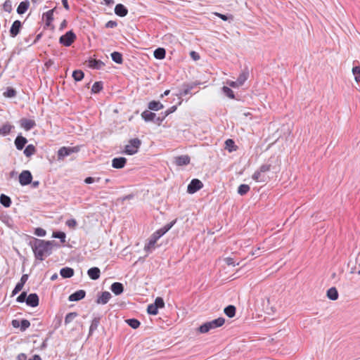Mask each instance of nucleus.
Returning a JSON list of instances; mask_svg holds the SVG:
<instances>
[{"label": "nucleus", "mask_w": 360, "mask_h": 360, "mask_svg": "<svg viewBox=\"0 0 360 360\" xmlns=\"http://www.w3.org/2000/svg\"><path fill=\"white\" fill-rule=\"evenodd\" d=\"M176 222V219H174V221H171L170 223L166 224L164 227L158 229V231H160L162 235L163 236L165 234Z\"/></svg>", "instance_id": "34"}, {"label": "nucleus", "mask_w": 360, "mask_h": 360, "mask_svg": "<svg viewBox=\"0 0 360 360\" xmlns=\"http://www.w3.org/2000/svg\"><path fill=\"white\" fill-rule=\"evenodd\" d=\"M112 59L117 63H122V56L119 52H113L111 54Z\"/></svg>", "instance_id": "40"}, {"label": "nucleus", "mask_w": 360, "mask_h": 360, "mask_svg": "<svg viewBox=\"0 0 360 360\" xmlns=\"http://www.w3.org/2000/svg\"><path fill=\"white\" fill-rule=\"evenodd\" d=\"M236 309L233 305H229L224 309L225 314L229 318H233L236 315Z\"/></svg>", "instance_id": "29"}, {"label": "nucleus", "mask_w": 360, "mask_h": 360, "mask_svg": "<svg viewBox=\"0 0 360 360\" xmlns=\"http://www.w3.org/2000/svg\"><path fill=\"white\" fill-rule=\"evenodd\" d=\"M141 144V142L139 139H131L126 145L124 153L129 155H134L138 152Z\"/></svg>", "instance_id": "3"}, {"label": "nucleus", "mask_w": 360, "mask_h": 360, "mask_svg": "<svg viewBox=\"0 0 360 360\" xmlns=\"http://www.w3.org/2000/svg\"><path fill=\"white\" fill-rule=\"evenodd\" d=\"M174 162L178 166L187 165L190 163V158L188 155H181L176 157Z\"/></svg>", "instance_id": "14"}, {"label": "nucleus", "mask_w": 360, "mask_h": 360, "mask_svg": "<svg viewBox=\"0 0 360 360\" xmlns=\"http://www.w3.org/2000/svg\"><path fill=\"white\" fill-rule=\"evenodd\" d=\"M84 72L80 70H75L72 73V77L77 82L81 81L84 78Z\"/></svg>", "instance_id": "37"}, {"label": "nucleus", "mask_w": 360, "mask_h": 360, "mask_svg": "<svg viewBox=\"0 0 360 360\" xmlns=\"http://www.w3.org/2000/svg\"><path fill=\"white\" fill-rule=\"evenodd\" d=\"M141 117L146 121H151L155 118V114L150 111L145 110L144 112H142Z\"/></svg>", "instance_id": "33"}, {"label": "nucleus", "mask_w": 360, "mask_h": 360, "mask_svg": "<svg viewBox=\"0 0 360 360\" xmlns=\"http://www.w3.org/2000/svg\"><path fill=\"white\" fill-rule=\"evenodd\" d=\"M225 149L231 153L237 150L238 146L235 144L233 139H229L225 141Z\"/></svg>", "instance_id": "21"}, {"label": "nucleus", "mask_w": 360, "mask_h": 360, "mask_svg": "<svg viewBox=\"0 0 360 360\" xmlns=\"http://www.w3.org/2000/svg\"><path fill=\"white\" fill-rule=\"evenodd\" d=\"M76 38L77 37L72 31H68L60 37L59 42L65 46H70L75 42Z\"/></svg>", "instance_id": "5"}, {"label": "nucleus", "mask_w": 360, "mask_h": 360, "mask_svg": "<svg viewBox=\"0 0 360 360\" xmlns=\"http://www.w3.org/2000/svg\"><path fill=\"white\" fill-rule=\"evenodd\" d=\"M215 15L217 16H218L219 18H220L223 20H233V18L231 15L230 16H226V15H225L224 14H221V13H215Z\"/></svg>", "instance_id": "55"}, {"label": "nucleus", "mask_w": 360, "mask_h": 360, "mask_svg": "<svg viewBox=\"0 0 360 360\" xmlns=\"http://www.w3.org/2000/svg\"><path fill=\"white\" fill-rule=\"evenodd\" d=\"M79 146L61 147L58 151V159L63 160L65 157L68 156L72 153L79 152Z\"/></svg>", "instance_id": "6"}, {"label": "nucleus", "mask_w": 360, "mask_h": 360, "mask_svg": "<svg viewBox=\"0 0 360 360\" xmlns=\"http://www.w3.org/2000/svg\"><path fill=\"white\" fill-rule=\"evenodd\" d=\"M110 289L115 295H118L122 293L124 287L121 283L115 282L112 284Z\"/></svg>", "instance_id": "20"}, {"label": "nucleus", "mask_w": 360, "mask_h": 360, "mask_svg": "<svg viewBox=\"0 0 360 360\" xmlns=\"http://www.w3.org/2000/svg\"><path fill=\"white\" fill-rule=\"evenodd\" d=\"M4 8L6 11H10L11 9V2L9 0H6L4 4Z\"/></svg>", "instance_id": "56"}, {"label": "nucleus", "mask_w": 360, "mask_h": 360, "mask_svg": "<svg viewBox=\"0 0 360 360\" xmlns=\"http://www.w3.org/2000/svg\"><path fill=\"white\" fill-rule=\"evenodd\" d=\"M115 13L118 16L124 17L127 15L128 10L124 5L119 4L115 8Z\"/></svg>", "instance_id": "16"}, {"label": "nucleus", "mask_w": 360, "mask_h": 360, "mask_svg": "<svg viewBox=\"0 0 360 360\" xmlns=\"http://www.w3.org/2000/svg\"><path fill=\"white\" fill-rule=\"evenodd\" d=\"M190 56H191V57L194 60H199V59H200V56H199V54H198L197 52H195V51H191V52L190 53Z\"/></svg>", "instance_id": "60"}, {"label": "nucleus", "mask_w": 360, "mask_h": 360, "mask_svg": "<svg viewBox=\"0 0 360 360\" xmlns=\"http://www.w3.org/2000/svg\"><path fill=\"white\" fill-rule=\"evenodd\" d=\"M225 323V319L222 317H219L211 321L206 322L201 325L198 329L201 333H208L210 330L219 328L222 326Z\"/></svg>", "instance_id": "2"}, {"label": "nucleus", "mask_w": 360, "mask_h": 360, "mask_svg": "<svg viewBox=\"0 0 360 360\" xmlns=\"http://www.w3.org/2000/svg\"><path fill=\"white\" fill-rule=\"evenodd\" d=\"M37 152L36 148L34 145H28L24 150V154L26 157L30 158Z\"/></svg>", "instance_id": "26"}, {"label": "nucleus", "mask_w": 360, "mask_h": 360, "mask_svg": "<svg viewBox=\"0 0 360 360\" xmlns=\"http://www.w3.org/2000/svg\"><path fill=\"white\" fill-rule=\"evenodd\" d=\"M252 178L256 182H261L264 181V179L262 178V173H261L259 169L255 172V173L252 174Z\"/></svg>", "instance_id": "43"}, {"label": "nucleus", "mask_w": 360, "mask_h": 360, "mask_svg": "<svg viewBox=\"0 0 360 360\" xmlns=\"http://www.w3.org/2000/svg\"><path fill=\"white\" fill-rule=\"evenodd\" d=\"M52 236L56 238H59L60 240L61 243H63L65 242L66 235L64 232L55 231L53 233Z\"/></svg>", "instance_id": "35"}, {"label": "nucleus", "mask_w": 360, "mask_h": 360, "mask_svg": "<svg viewBox=\"0 0 360 360\" xmlns=\"http://www.w3.org/2000/svg\"><path fill=\"white\" fill-rule=\"evenodd\" d=\"M177 109V106L176 105H173L172 107H170L169 108H168L166 111H165V116H167L169 115V114L175 112Z\"/></svg>", "instance_id": "58"}, {"label": "nucleus", "mask_w": 360, "mask_h": 360, "mask_svg": "<svg viewBox=\"0 0 360 360\" xmlns=\"http://www.w3.org/2000/svg\"><path fill=\"white\" fill-rule=\"evenodd\" d=\"M53 243V241L34 238L30 242V245L36 259L42 261L50 255L52 252Z\"/></svg>", "instance_id": "1"}, {"label": "nucleus", "mask_w": 360, "mask_h": 360, "mask_svg": "<svg viewBox=\"0 0 360 360\" xmlns=\"http://www.w3.org/2000/svg\"><path fill=\"white\" fill-rule=\"evenodd\" d=\"M126 322L128 323L129 326H130L132 328H138L140 326V322L137 319H127Z\"/></svg>", "instance_id": "41"}, {"label": "nucleus", "mask_w": 360, "mask_h": 360, "mask_svg": "<svg viewBox=\"0 0 360 360\" xmlns=\"http://www.w3.org/2000/svg\"><path fill=\"white\" fill-rule=\"evenodd\" d=\"M163 105L160 101H153L148 103V108L151 110H159L163 108Z\"/></svg>", "instance_id": "27"}, {"label": "nucleus", "mask_w": 360, "mask_h": 360, "mask_svg": "<svg viewBox=\"0 0 360 360\" xmlns=\"http://www.w3.org/2000/svg\"><path fill=\"white\" fill-rule=\"evenodd\" d=\"M26 359L27 356L23 353L19 354L17 356L18 360H26Z\"/></svg>", "instance_id": "64"}, {"label": "nucleus", "mask_w": 360, "mask_h": 360, "mask_svg": "<svg viewBox=\"0 0 360 360\" xmlns=\"http://www.w3.org/2000/svg\"><path fill=\"white\" fill-rule=\"evenodd\" d=\"M20 124L21 127H22L26 131L30 130L36 125L34 120L27 118L21 119Z\"/></svg>", "instance_id": "9"}, {"label": "nucleus", "mask_w": 360, "mask_h": 360, "mask_svg": "<svg viewBox=\"0 0 360 360\" xmlns=\"http://www.w3.org/2000/svg\"><path fill=\"white\" fill-rule=\"evenodd\" d=\"M352 73L356 82H360V66H354L352 68Z\"/></svg>", "instance_id": "36"}, {"label": "nucleus", "mask_w": 360, "mask_h": 360, "mask_svg": "<svg viewBox=\"0 0 360 360\" xmlns=\"http://www.w3.org/2000/svg\"><path fill=\"white\" fill-rule=\"evenodd\" d=\"M116 26H117V22L113 20L108 21L105 25V27L108 28H113V27H115Z\"/></svg>", "instance_id": "59"}, {"label": "nucleus", "mask_w": 360, "mask_h": 360, "mask_svg": "<svg viewBox=\"0 0 360 360\" xmlns=\"http://www.w3.org/2000/svg\"><path fill=\"white\" fill-rule=\"evenodd\" d=\"M34 234L37 236L44 237L46 234V231L42 228H36L34 229Z\"/></svg>", "instance_id": "49"}, {"label": "nucleus", "mask_w": 360, "mask_h": 360, "mask_svg": "<svg viewBox=\"0 0 360 360\" xmlns=\"http://www.w3.org/2000/svg\"><path fill=\"white\" fill-rule=\"evenodd\" d=\"M88 276L93 280H97L100 277L101 271L98 267H92L87 271Z\"/></svg>", "instance_id": "18"}, {"label": "nucleus", "mask_w": 360, "mask_h": 360, "mask_svg": "<svg viewBox=\"0 0 360 360\" xmlns=\"http://www.w3.org/2000/svg\"><path fill=\"white\" fill-rule=\"evenodd\" d=\"M111 298V294L109 292L105 291L98 297L97 303L105 304L108 302Z\"/></svg>", "instance_id": "17"}, {"label": "nucleus", "mask_w": 360, "mask_h": 360, "mask_svg": "<svg viewBox=\"0 0 360 360\" xmlns=\"http://www.w3.org/2000/svg\"><path fill=\"white\" fill-rule=\"evenodd\" d=\"M22 288H23V285L22 284L18 283L12 292V296H14L17 293H18L22 289Z\"/></svg>", "instance_id": "51"}, {"label": "nucleus", "mask_w": 360, "mask_h": 360, "mask_svg": "<svg viewBox=\"0 0 360 360\" xmlns=\"http://www.w3.org/2000/svg\"><path fill=\"white\" fill-rule=\"evenodd\" d=\"M29 6H30V3L28 1H24L20 2L17 8L18 13V14L25 13L27 11Z\"/></svg>", "instance_id": "25"}, {"label": "nucleus", "mask_w": 360, "mask_h": 360, "mask_svg": "<svg viewBox=\"0 0 360 360\" xmlns=\"http://www.w3.org/2000/svg\"><path fill=\"white\" fill-rule=\"evenodd\" d=\"M20 321H19L18 320L14 319L12 321L11 324L13 328H18L20 327Z\"/></svg>", "instance_id": "62"}, {"label": "nucleus", "mask_w": 360, "mask_h": 360, "mask_svg": "<svg viewBox=\"0 0 360 360\" xmlns=\"http://www.w3.org/2000/svg\"><path fill=\"white\" fill-rule=\"evenodd\" d=\"M203 187V184L197 179H193L188 186L187 192L190 194L195 193Z\"/></svg>", "instance_id": "7"}, {"label": "nucleus", "mask_w": 360, "mask_h": 360, "mask_svg": "<svg viewBox=\"0 0 360 360\" xmlns=\"http://www.w3.org/2000/svg\"><path fill=\"white\" fill-rule=\"evenodd\" d=\"M16 94V91L13 89H8L4 93V96L8 98L14 97Z\"/></svg>", "instance_id": "50"}, {"label": "nucleus", "mask_w": 360, "mask_h": 360, "mask_svg": "<svg viewBox=\"0 0 360 360\" xmlns=\"http://www.w3.org/2000/svg\"><path fill=\"white\" fill-rule=\"evenodd\" d=\"M60 273L61 276L63 278H70L73 276L74 271L71 268L65 267L60 270Z\"/></svg>", "instance_id": "28"}, {"label": "nucleus", "mask_w": 360, "mask_h": 360, "mask_svg": "<svg viewBox=\"0 0 360 360\" xmlns=\"http://www.w3.org/2000/svg\"><path fill=\"white\" fill-rule=\"evenodd\" d=\"M222 91L229 98H231V99L235 98V95H234L233 91L228 86H223Z\"/></svg>", "instance_id": "38"}, {"label": "nucleus", "mask_w": 360, "mask_h": 360, "mask_svg": "<svg viewBox=\"0 0 360 360\" xmlns=\"http://www.w3.org/2000/svg\"><path fill=\"white\" fill-rule=\"evenodd\" d=\"M86 295V292L84 290H79L72 293L69 296L70 301H79L82 300Z\"/></svg>", "instance_id": "15"}, {"label": "nucleus", "mask_w": 360, "mask_h": 360, "mask_svg": "<svg viewBox=\"0 0 360 360\" xmlns=\"http://www.w3.org/2000/svg\"><path fill=\"white\" fill-rule=\"evenodd\" d=\"M32 176L30 171L25 170L19 175V182L22 186H26L31 183Z\"/></svg>", "instance_id": "8"}, {"label": "nucleus", "mask_w": 360, "mask_h": 360, "mask_svg": "<svg viewBox=\"0 0 360 360\" xmlns=\"http://www.w3.org/2000/svg\"><path fill=\"white\" fill-rule=\"evenodd\" d=\"M149 314L156 315L158 313V309L153 304H149L147 308Z\"/></svg>", "instance_id": "45"}, {"label": "nucleus", "mask_w": 360, "mask_h": 360, "mask_svg": "<svg viewBox=\"0 0 360 360\" xmlns=\"http://www.w3.org/2000/svg\"><path fill=\"white\" fill-rule=\"evenodd\" d=\"M77 316L75 312H70L68 314L65 318V323L68 324L70 323Z\"/></svg>", "instance_id": "46"}, {"label": "nucleus", "mask_w": 360, "mask_h": 360, "mask_svg": "<svg viewBox=\"0 0 360 360\" xmlns=\"http://www.w3.org/2000/svg\"><path fill=\"white\" fill-rule=\"evenodd\" d=\"M65 224L72 229H75L77 226V222L74 219H70L66 221Z\"/></svg>", "instance_id": "48"}, {"label": "nucleus", "mask_w": 360, "mask_h": 360, "mask_svg": "<svg viewBox=\"0 0 360 360\" xmlns=\"http://www.w3.org/2000/svg\"><path fill=\"white\" fill-rule=\"evenodd\" d=\"M166 52L163 48H158L154 51V57L157 59H164L165 58Z\"/></svg>", "instance_id": "30"}, {"label": "nucleus", "mask_w": 360, "mask_h": 360, "mask_svg": "<svg viewBox=\"0 0 360 360\" xmlns=\"http://www.w3.org/2000/svg\"><path fill=\"white\" fill-rule=\"evenodd\" d=\"M327 297L331 300H337L339 297L338 292L335 287H332L327 290Z\"/></svg>", "instance_id": "23"}, {"label": "nucleus", "mask_w": 360, "mask_h": 360, "mask_svg": "<svg viewBox=\"0 0 360 360\" xmlns=\"http://www.w3.org/2000/svg\"><path fill=\"white\" fill-rule=\"evenodd\" d=\"M226 84L233 88H238V87L241 86L240 84H239V83L238 82V81L234 82V81L227 80L226 82Z\"/></svg>", "instance_id": "52"}, {"label": "nucleus", "mask_w": 360, "mask_h": 360, "mask_svg": "<svg viewBox=\"0 0 360 360\" xmlns=\"http://www.w3.org/2000/svg\"><path fill=\"white\" fill-rule=\"evenodd\" d=\"M226 262L228 265H233L234 266L235 264H234V261H233V258H231V257H227L226 258Z\"/></svg>", "instance_id": "63"}, {"label": "nucleus", "mask_w": 360, "mask_h": 360, "mask_svg": "<svg viewBox=\"0 0 360 360\" xmlns=\"http://www.w3.org/2000/svg\"><path fill=\"white\" fill-rule=\"evenodd\" d=\"M248 73L246 72H243L240 73L237 79L238 82L240 86L243 85L245 82L248 79Z\"/></svg>", "instance_id": "39"}, {"label": "nucleus", "mask_w": 360, "mask_h": 360, "mask_svg": "<svg viewBox=\"0 0 360 360\" xmlns=\"http://www.w3.org/2000/svg\"><path fill=\"white\" fill-rule=\"evenodd\" d=\"M153 304L157 307L158 309H162L165 307V302L162 297H157Z\"/></svg>", "instance_id": "47"}, {"label": "nucleus", "mask_w": 360, "mask_h": 360, "mask_svg": "<svg viewBox=\"0 0 360 360\" xmlns=\"http://www.w3.org/2000/svg\"><path fill=\"white\" fill-rule=\"evenodd\" d=\"M54 9L49 10L44 13L42 15V19L45 22L46 25L49 27L53 20Z\"/></svg>", "instance_id": "12"}, {"label": "nucleus", "mask_w": 360, "mask_h": 360, "mask_svg": "<svg viewBox=\"0 0 360 360\" xmlns=\"http://www.w3.org/2000/svg\"><path fill=\"white\" fill-rule=\"evenodd\" d=\"M250 191V186L247 184H241L238 189V192L240 195H243Z\"/></svg>", "instance_id": "42"}, {"label": "nucleus", "mask_w": 360, "mask_h": 360, "mask_svg": "<svg viewBox=\"0 0 360 360\" xmlns=\"http://www.w3.org/2000/svg\"><path fill=\"white\" fill-rule=\"evenodd\" d=\"M162 233L157 230L154 232L148 239V243L144 246V250L146 252H151L155 249V245L157 241L159 240L160 237H162Z\"/></svg>", "instance_id": "4"}, {"label": "nucleus", "mask_w": 360, "mask_h": 360, "mask_svg": "<svg viewBox=\"0 0 360 360\" xmlns=\"http://www.w3.org/2000/svg\"><path fill=\"white\" fill-rule=\"evenodd\" d=\"M104 65V63L99 60L91 59L89 61V66L93 69H101Z\"/></svg>", "instance_id": "22"}, {"label": "nucleus", "mask_w": 360, "mask_h": 360, "mask_svg": "<svg viewBox=\"0 0 360 360\" xmlns=\"http://www.w3.org/2000/svg\"><path fill=\"white\" fill-rule=\"evenodd\" d=\"M30 326V322L27 319H23L20 323V329L21 331H25Z\"/></svg>", "instance_id": "44"}, {"label": "nucleus", "mask_w": 360, "mask_h": 360, "mask_svg": "<svg viewBox=\"0 0 360 360\" xmlns=\"http://www.w3.org/2000/svg\"><path fill=\"white\" fill-rule=\"evenodd\" d=\"M26 303L27 305L32 307L38 306L39 297L35 293L30 294L26 299Z\"/></svg>", "instance_id": "11"}, {"label": "nucleus", "mask_w": 360, "mask_h": 360, "mask_svg": "<svg viewBox=\"0 0 360 360\" xmlns=\"http://www.w3.org/2000/svg\"><path fill=\"white\" fill-rule=\"evenodd\" d=\"M0 202L6 207H8L11 206V198L4 195V194H1V196H0Z\"/></svg>", "instance_id": "31"}, {"label": "nucleus", "mask_w": 360, "mask_h": 360, "mask_svg": "<svg viewBox=\"0 0 360 360\" xmlns=\"http://www.w3.org/2000/svg\"><path fill=\"white\" fill-rule=\"evenodd\" d=\"M271 169V165H262L259 168V170L261 173H264L266 172H269Z\"/></svg>", "instance_id": "53"}, {"label": "nucleus", "mask_w": 360, "mask_h": 360, "mask_svg": "<svg viewBox=\"0 0 360 360\" xmlns=\"http://www.w3.org/2000/svg\"><path fill=\"white\" fill-rule=\"evenodd\" d=\"M27 278H28L27 275L24 274V275L21 277V279H20V281L19 282V283L22 284V285L24 286L25 283L27 282Z\"/></svg>", "instance_id": "61"}, {"label": "nucleus", "mask_w": 360, "mask_h": 360, "mask_svg": "<svg viewBox=\"0 0 360 360\" xmlns=\"http://www.w3.org/2000/svg\"><path fill=\"white\" fill-rule=\"evenodd\" d=\"M13 128V126L10 124L9 123H5L0 127V135L2 136H6L8 135L12 129Z\"/></svg>", "instance_id": "24"}, {"label": "nucleus", "mask_w": 360, "mask_h": 360, "mask_svg": "<svg viewBox=\"0 0 360 360\" xmlns=\"http://www.w3.org/2000/svg\"><path fill=\"white\" fill-rule=\"evenodd\" d=\"M21 28V22L19 20H15L13 22L11 30H10V34L12 37H16L18 33L20 32Z\"/></svg>", "instance_id": "13"}, {"label": "nucleus", "mask_w": 360, "mask_h": 360, "mask_svg": "<svg viewBox=\"0 0 360 360\" xmlns=\"http://www.w3.org/2000/svg\"><path fill=\"white\" fill-rule=\"evenodd\" d=\"M26 299H27V293L25 292H23L17 297V302H23L26 301Z\"/></svg>", "instance_id": "54"}, {"label": "nucleus", "mask_w": 360, "mask_h": 360, "mask_svg": "<svg viewBox=\"0 0 360 360\" xmlns=\"http://www.w3.org/2000/svg\"><path fill=\"white\" fill-rule=\"evenodd\" d=\"M27 142V141L26 138L22 136H18L15 140V145L18 150H22L25 147Z\"/></svg>", "instance_id": "19"}, {"label": "nucleus", "mask_w": 360, "mask_h": 360, "mask_svg": "<svg viewBox=\"0 0 360 360\" xmlns=\"http://www.w3.org/2000/svg\"><path fill=\"white\" fill-rule=\"evenodd\" d=\"M100 181V178L99 177L95 179V178L91 177V176L86 178L85 180H84L86 184H92L94 181Z\"/></svg>", "instance_id": "57"}, {"label": "nucleus", "mask_w": 360, "mask_h": 360, "mask_svg": "<svg viewBox=\"0 0 360 360\" xmlns=\"http://www.w3.org/2000/svg\"><path fill=\"white\" fill-rule=\"evenodd\" d=\"M103 88V82H96L91 88V92L93 94H98L99 93Z\"/></svg>", "instance_id": "32"}, {"label": "nucleus", "mask_w": 360, "mask_h": 360, "mask_svg": "<svg viewBox=\"0 0 360 360\" xmlns=\"http://www.w3.org/2000/svg\"><path fill=\"white\" fill-rule=\"evenodd\" d=\"M127 163V159L125 158H115L112 160V166L116 169L123 168Z\"/></svg>", "instance_id": "10"}]
</instances>
